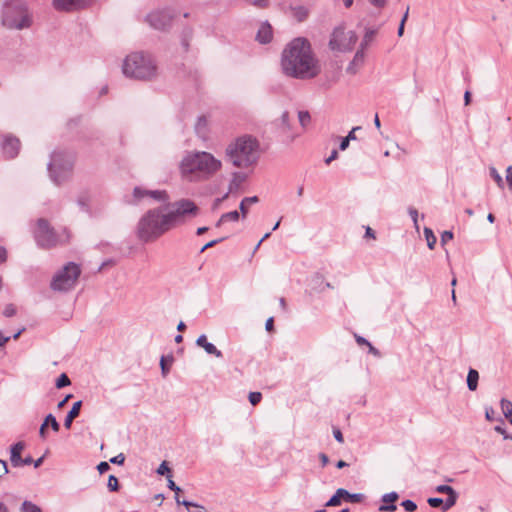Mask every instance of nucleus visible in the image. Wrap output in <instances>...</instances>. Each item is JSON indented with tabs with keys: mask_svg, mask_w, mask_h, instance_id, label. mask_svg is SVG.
Wrapping results in <instances>:
<instances>
[{
	"mask_svg": "<svg viewBox=\"0 0 512 512\" xmlns=\"http://www.w3.org/2000/svg\"><path fill=\"white\" fill-rule=\"evenodd\" d=\"M168 488L175 491L176 494L180 491V487H178L175 482L171 479V476L168 478Z\"/></svg>",
	"mask_w": 512,
	"mask_h": 512,
	"instance_id": "052dcab7",
	"label": "nucleus"
},
{
	"mask_svg": "<svg viewBox=\"0 0 512 512\" xmlns=\"http://www.w3.org/2000/svg\"><path fill=\"white\" fill-rule=\"evenodd\" d=\"M256 39L262 44H267L271 41L272 27L269 23L265 22L261 24V26L258 29Z\"/></svg>",
	"mask_w": 512,
	"mask_h": 512,
	"instance_id": "a211bd4d",
	"label": "nucleus"
},
{
	"mask_svg": "<svg viewBox=\"0 0 512 512\" xmlns=\"http://www.w3.org/2000/svg\"><path fill=\"white\" fill-rule=\"evenodd\" d=\"M122 71L129 78L152 80L157 75V65L150 54L134 52L124 59Z\"/></svg>",
	"mask_w": 512,
	"mask_h": 512,
	"instance_id": "20e7f679",
	"label": "nucleus"
},
{
	"mask_svg": "<svg viewBox=\"0 0 512 512\" xmlns=\"http://www.w3.org/2000/svg\"><path fill=\"white\" fill-rule=\"evenodd\" d=\"M279 121L284 131L290 129L289 113L287 111L281 114Z\"/></svg>",
	"mask_w": 512,
	"mask_h": 512,
	"instance_id": "c9c22d12",
	"label": "nucleus"
},
{
	"mask_svg": "<svg viewBox=\"0 0 512 512\" xmlns=\"http://www.w3.org/2000/svg\"><path fill=\"white\" fill-rule=\"evenodd\" d=\"M224 238H219V239H214V240H211L209 241L208 243H206L202 248H201V252H204L206 249L208 248H211L213 246H215L216 244L220 243L221 241H223Z\"/></svg>",
	"mask_w": 512,
	"mask_h": 512,
	"instance_id": "603ef678",
	"label": "nucleus"
},
{
	"mask_svg": "<svg viewBox=\"0 0 512 512\" xmlns=\"http://www.w3.org/2000/svg\"><path fill=\"white\" fill-rule=\"evenodd\" d=\"M399 495L397 492L386 493L382 496V502L386 504H382L379 506V511L381 512H393L397 509V506L394 504L397 501Z\"/></svg>",
	"mask_w": 512,
	"mask_h": 512,
	"instance_id": "2eb2a0df",
	"label": "nucleus"
},
{
	"mask_svg": "<svg viewBox=\"0 0 512 512\" xmlns=\"http://www.w3.org/2000/svg\"><path fill=\"white\" fill-rule=\"evenodd\" d=\"M501 409L506 418L512 416V402L505 398L500 401Z\"/></svg>",
	"mask_w": 512,
	"mask_h": 512,
	"instance_id": "7c9ffc66",
	"label": "nucleus"
},
{
	"mask_svg": "<svg viewBox=\"0 0 512 512\" xmlns=\"http://www.w3.org/2000/svg\"><path fill=\"white\" fill-rule=\"evenodd\" d=\"M283 72L296 79H311L320 73V65L306 38L293 39L283 50Z\"/></svg>",
	"mask_w": 512,
	"mask_h": 512,
	"instance_id": "f257e3e1",
	"label": "nucleus"
},
{
	"mask_svg": "<svg viewBox=\"0 0 512 512\" xmlns=\"http://www.w3.org/2000/svg\"><path fill=\"white\" fill-rule=\"evenodd\" d=\"M260 158V144L255 137L243 135L225 148V160L239 169L254 167Z\"/></svg>",
	"mask_w": 512,
	"mask_h": 512,
	"instance_id": "f03ea898",
	"label": "nucleus"
},
{
	"mask_svg": "<svg viewBox=\"0 0 512 512\" xmlns=\"http://www.w3.org/2000/svg\"><path fill=\"white\" fill-rule=\"evenodd\" d=\"M365 57V50H362L361 47H359L358 51L355 53L352 64H361L364 61Z\"/></svg>",
	"mask_w": 512,
	"mask_h": 512,
	"instance_id": "ea45409f",
	"label": "nucleus"
},
{
	"mask_svg": "<svg viewBox=\"0 0 512 512\" xmlns=\"http://www.w3.org/2000/svg\"><path fill=\"white\" fill-rule=\"evenodd\" d=\"M358 130H361V127L360 126H356V127H353L351 129V131L348 133V135L346 136V138L348 139V141H354L357 139L356 137V134L355 132L358 131Z\"/></svg>",
	"mask_w": 512,
	"mask_h": 512,
	"instance_id": "6e6d98bb",
	"label": "nucleus"
},
{
	"mask_svg": "<svg viewBox=\"0 0 512 512\" xmlns=\"http://www.w3.org/2000/svg\"><path fill=\"white\" fill-rule=\"evenodd\" d=\"M25 445L23 442H17L16 444H14L12 447H11V456H10V461H11V464L14 466V467H19L20 466V461H21V452L22 450L24 449Z\"/></svg>",
	"mask_w": 512,
	"mask_h": 512,
	"instance_id": "412c9836",
	"label": "nucleus"
},
{
	"mask_svg": "<svg viewBox=\"0 0 512 512\" xmlns=\"http://www.w3.org/2000/svg\"><path fill=\"white\" fill-rule=\"evenodd\" d=\"M349 143H350V141H348V139L346 137L343 138L341 143H340V145H339L340 150L341 151L346 150L348 148V146H349Z\"/></svg>",
	"mask_w": 512,
	"mask_h": 512,
	"instance_id": "774afa93",
	"label": "nucleus"
},
{
	"mask_svg": "<svg viewBox=\"0 0 512 512\" xmlns=\"http://www.w3.org/2000/svg\"><path fill=\"white\" fill-rule=\"evenodd\" d=\"M401 506L407 512H414L417 509L416 503L414 501H412V500H409V499L402 501Z\"/></svg>",
	"mask_w": 512,
	"mask_h": 512,
	"instance_id": "58836bf2",
	"label": "nucleus"
},
{
	"mask_svg": "<svg viewBox=\"0 0 512 512\" xmlns=\"http://www.w3.org/2000/svg\"><path fill=\"white\" fill-rule=\"evenodd\" d=\"M299 123L303 128H306L311 122V116L308 111H299L298 112Z\"/></svg>",
	"mask_w": 512,
	"mask_h": 512,
	"instance_id": "2f4dec72",
	"label": "nucleus"
},
{
	"mask_svg": "<svg viewBox=\"0 0 512 512\" xmlns=\"http://www.w3.org/2000/svg\"><path fill=\"white\" fill-rule=\"evenodd\" d=\"M157 473H158L159 475H165V474H167V473H170V468L168 467V465H167V463H166L165 461H163V462L159 465V467H158V469H157Z\"/></svg>",
	"mask_w": 512,
	"mask_h": 512,
	"instance_id": "09e8293b",
	"label": "nucleus"
},
{
	"mask_svg": "<svg viewBox=\"0 0 512 512\" xmlns=\"http://www.w3.org/2000/svg\"><path fill=\"white\" fill-rule=\"evenodd\" d=\"M109 469L110 466L108 462L103 461L97 465V470L99 471L100 474L107 472Z\"/></svg>",
	"mask_w": 512,
	"mask_h": 512,
	"instance_id": "864d4df0",
	"label": "nucleus"
},
{
	"mask_svg": "<svg viewBox=\"0 0 512 512\" xmlns=\"http://www.w3.org/2000/svg\"><path fill=\"white\" fill-rule=\"evenodd\" d=\"M44 422L46 423L47 426L50 425L53 431H59L60 425L53 414H48L44 419Z\"/></svg>",
	"mask_w": 512,
	"mask_h": 512,
	"instance_id": "473e14b6",
	"label": "nucleus"
},
{
	"mask_svg": "<svg viewBox=\"0 0 512 512\" xmlns=\"http://www.w3.org/2000/svg\"><path fill=\"white\" fill-rule=\"evenodd\" d=\"M168 211L165 213L171 228L181 223L185 216H195L198 213L197 205L189 199H181L169 204Z\"/></svg>",
	"mask_w": 512,
	"mask_h": 512,
	"instance_id": "9b49d317",
	"label": "nucleus"
},
{
	"mask_svg": "<svg viewBox=\"0 0 512 512\" xmlns=\"http://www.w3.org/2000/svg\"><path fill=\"white\" fill-rule=\"evenodd\" d=\"M221 168L222 161L205 151L189 153L180 165L181 173L189 180L209 179Z\"/></svg>",
	"mask_w": 512,
	"mask_h": 512,
	"instance_id": "7ed1b4c3",
	"label": "nucleus"
},
{
	"mask_svg": "<svg viewBox=\"0 0 512 512\" xmlns=\"http://www.w3.org/2000/svg\"><path fill=\"white\" fill-rule=\"evenodd\" d=\"M373 6L377 8L384 7L386 0H368Z\"/></svg>",
	"mask_w": 512,
	"mask_h": 512,
	"instance_id": "338daca9",
	"label": "nucleus"
},
{
	"mask_svg": "<svg viewBox=\"0 0 512 512\" xmlns=\"http://www.w3.org/2000/svg\"><path fill=\"white\" fill-rule=\"evenodd\" d=\"M146 20L151 27L157 30H166L171 25L172 18L165 11H154L147 15Z\"/></svg>",
	"mask_w": 512,
	"mask_h": 512,
	"instance_id": "ddd939ff",
	"label": "nucleus"
},
{
	"mask_svg": "<svg viewBox=\"0 0 512 512\" xmlns=\"http://www.w3.org/2000/svg\"><path fill=\"white\" fill-rule=\"evenodd\" d=\"M369 353L374 355L375 357H381V352L375 348L371 343L368 345Z\"/></svg>",
	"mask_w": 512,
	"mask_h": 512,
	"instance_id": "0e129e2a",
	"label": "nucleus"
},
{
	"mask_svg": "<svg viewBox=\"0 0 512 512\" xmlns=\"http://www.w3.org/2000/svg\"><path fill=\"white\" fill-rule=\"evenodd\" d=\"M490 175L496 181L497 185L500 188H503V186H504L503 179L494 167L490 168Z\"/></svg>",
	"mask_w": 512,
	"mask_h": 512,
	"instance_id": "4c0bfd02",
	"label": "nucleus"
},
{
	"mask_svg": "<svg viewBox=\"0 0 512 512\" xmlns=\"http://www.w3.org/2000/svg\"><path fill=\"white\" fill-rule=\"evenodd\" d=\"M333 435H334V438H335V440L337 442L343 443V441H344L343 434H342V432L339 429H334L333 430Z\"/></svg>",
	"mask_w": 512,
	"mask_h": 512,
	"instance_id": "bf43d9fd",
	"label": "nucleus"
},
{
	"mask_svg": "<svg viewBox=\"0 0 512 512\" xmlns=\"http://www.w3.org/2000/svg\"><path fill=\"white\" fill-rule=\"evenodd\" d=\"M8 473L6 461L0 460V477Z\"/></svg>",
	"mask_w": 512,
	"mask_h": 512,
	"instance_id": "69168bd1",
	"label": "nucleus"
},
{
	"mask_svg": "<svg viewBox=\"0 0 512 512\" xmlns=\"http://www.w3.org/2000/svg\"><path fill=\"white\" fill-rule=\"evenodd\" d=\"M145 197H150L157 202H166L169 196L165 190H147L141 187H135L133 190V203H138Z\"/></svg>",
	"mask_w": 512,
	"mask_h": 512,
	"instance_id": "f8f14e48",
	"label": "nucleus"
},
{
	"mask_svg": "<svg viewBox=\"0 0 512 512\" xmlns=\"http://www.w3.org/2000/svg\"><path fill=\"white\" fill-rule=\"evenodd\" d=\"M290 10L298 22H303L309 15V9L303 5L290 6Z\"/></svg>",
	"mask_w": 512,
	"mask_h": 512,
	"instance_id": "4be33fe9",
	"label": "nucleus"
},
{
	"mask_svg": "<svg viewBox=\"0 0 512 512\" xmlns=\"http://www.w3.org/2000/svg\"><path fill=\"white\" fill-rule=\"evenodd\" d=\"M239 217L240 213L238 211H230L221 215L220 222H236L239 220Z\"/></svg>",
	"mask_w": 512,
	"mask_h": 512,
	"instance_id": "c756f323",
	"label": "nucleus"
},
{
	"mask_svg": "<svg viewBox=\"0 0 512 512\" xmlns=\"http://www.w3.org/2000/svg\"><path fill=\"white\" fill-rule=\"evenodd\" d=\"M343 493L341 491V488L337 489L335 494L327 501L325 504L326 507H334L341 504Z\"/></svg>",
	"mask_w": 512,
	"mask_h": 512,
	"instance_id": "cd10ccee",
	"label": "nucleus"
},
{
	"mask_svg": "<svg viewBox=\"0 0 512 512\" xmlns=\"http://www.w3.org/2000/svg\"><path fill=\"white\" fill-rule=\"evenodd\" d=\"M341 491L343 493L342 499H345L346 501L352 502V503H358L361 502L364 498V495L361 493H349L346 489L341 488Z\"/></svg>",
	"mask_w": 512,
	"mask_h": 512,
	"instance_id": "a878e982",
	"label": "nucleus"
},
{
	"mask_svg": "<svg viewBox=\"0 0 512 512\" xmlns=\"http://www.w3.org/2000/svg\"><path fill=\"white\" fill-rule=\"evenodd\" d=\"M246 175L241 172H233L232 178L228 185V193H234L238 191L241 185L245 182Z\"/></svg>",
	"mask_w": 512,
	"mask_h": 512,
	"instance_id": "6ab92c4d",
	"label": "nucleus"
},
{
	"mask_svg": "<svg viewBox=\"0 0 512 512\" xmlns=\"http://www.w3.org/2000/svg\"><path fill=\"white\" fill-rule=\"evenodd\" d=\"M1 21L4 27L12 30L27 29L33 23L32 14L22 0H5Z\"/></svg>",
	"mask_w": 512,
	"mask_h": 512,
	"instance_id": "423d86ee",
	"label": "nucleus"
},
{
	"mask_svg": "<svg viewBox=\"0 0 512 512\" xmlns=\"http://www.w3.org/2000/svg\"><path fill=\"white\" fill-rule=\"evenodd\" d=\"M107 487L110 491H118L119 489V481L118 478L114 475H110L108 477Z\"/></svg>",
	"mask_w": 512,
	"mask_h": 512,
	"instance_id": "f704fd0d",
	"label": "nucleus"
},
{
	"mask_svg": "<svg viewBox=\"0 0 512 512\" xmlns=\"http://www.w3.org/2000/svg\"><path fill=\"white\" fill-rule=\"evenodd\" d=\"M248 398H249V402L253 406H255L261 401L262 394L260 392H250Z\"/></svg>",
	"mask_w": 512,
	"mask_h": 512,
	"instance_id": "a19ab883",
	"label": "nucleus"
},
{
	"mask_svg": "<svg viewBox=\"0 0 512 512\" xmlns=\"http://www.w3.org/2000/svg\"><path fill=\"white\" fill-rule=\"evenodd\" d=\"M457 497H458V495L456 492H454V494L448 495V498L443 503V510L446 511V510L450 509L452 506H454L456 503Z\"/></svg>",
	"mask_w": 512,
	"mask_h": 512,
	"instance_id": "72a5a7b5",
	"label": "nucleus"
},
{
	"mask_svg": "<svg viewBox=\"0 0 512 512\" xmlns=\"http://www.w3.org/2000/svg\"><path fill=\"white\" fill-rule=\"evenodd\" d=\"M171 229L169 221L161 208L147 211L139 220L137 233L144 242L154 241Z\"/></svg>",
	"mask_w": 512,
	"mask_h": 512,
	"instance_id": "39448f33",
	"label": "nucleus"
},
{
	"mask_svg": "<svg viewBox=\"0 0 512 512\" xmlns=\"http://www.w3.org/2000/svg\"><path fill=\"white\" fill-rule=\"evenodd\" d=\"M35 240L39 247L50 249L68 243L70 233L66 228L55 230L46 219L41 218L37 221Z\"/></svg>",
	"mask_w": 512,
	"mask_h": 512,
	"instance_id": "0eeeda50",
	"label": "nucleus"
},
{
	"mask_svg": "<svg viewBox=\"0 0 512 512\" xmlns=\"http://www.w3.org/2000/svg\"><path fill=\"white\" fill-rule=\"evenodd\" d=\"M16 314V308L13 304H7L3 310L5 317H12Z\"/></svg>",
	"mask_w": 512,
	"mask_h": 512,
	"instance_id": "c03bdc74",
	"label": "nucleus"
},
{
	"mask_svg": "<svg viewBox=\"0 0 512 512\" xmlns=\"http://www.w3.org/2000/svg\"><path fill=\"white\" fill-rule=\"evenodd\" d=\"M337 157H338V152H337V150L334 149V150H332L330 156L325 159V163L327 165H329L333 160L337 159Z\"/></svg>",
	"mask_w": 512,
	"mask_h": 512,
	"instance_id": "680f3d73",
	"label": "nucleus"
},
{
	"mask_svg": "<svg viewBox=\"0 0 512 512\" xmlns=\"http://www.w3.org/2000/svg\"><path fill=\"white\" fill-rule=\"evenodd\" d=\"M377 32H378V30L375 28H367L366 29L363 39L360 43V47L362 48V50H366L369 47V45L374 40V37L377 34Z\"/></svg>",
	"mask_w": 512,
	"mask_h": 512,
	"instance_id": "5701e85b",
	"label": "nucleus"
},
{
	"mask_svg": "<svg viewBox=\"0 0 512 512\" xmlns=\"http://www.w3.org/2000/svg\"><path fill=\"white\" fill-rule=\"evenodd\" d=\"M73 165V153L62 150L54 151L48 163V172L52 182L56 185H61L67 181L72 174Z\"/></svg>",
	"mask_w": 512,
	"mask_h": 512,
	"instance_id": "6e6552de",
	"label": "nucleus"
},
{
	"mask_svg": "<svg viewBox=\"0 0 512 512\" xmlns=\"http://www.w3.org/2000/svg\"><path fill=\"white\" fill-rule=\"evenodd\" d=\"M196 344L199 347H202L207 354L214 355L217 358H221L223 356L222 352L217 349L214 344L208 342L207 337L204 334L197 338Z\"/></svg>",
	"mask_w": 512,
	"mask_h": 512,
	"instance_id": "f3484780",
	"label": "nucleus"
},
{
	"mask_svg": "<svg viewBox=\"0 0 512 512\" xmlns=\"http://www.w3.org/2000/svg\"><path fill=\"white\" fill-rule=\"evenodd\" d=\"M436 491L438 493H445L447 495L454 494L456 492L451 486L449 485H439L436 487Z\"/></svg>",
	"mask_w": 512,
	"mask_h": 512,
	"instance_id": "37998d69",
	"label": "nucleus"
},
{
	"mask_svg": "<svg viewBox=\"0 0 512 512\" xmlns=\"http://www.w3.org/2000/svg\"><path fill=\"white\" fill-rule=\"evenodd\" d=\"M355 340L357 342L358 345L360 346H367L371 343L369 342L366 338L362 337V336H359L357 334H355Z\"/></svg>",
	"mask_w": 512,
	"mask_h": 512,
	"instance_id": "4d7b16f0",
	"label": "nucleus"
},
{
	"mask_svg": "<svg viewBox=\"0 0 512 512\" xmlns=\"http://www.w3.org/2000/svg\"><path fill=\"white\" fill-rule=\"evenodd\" d=\"M20 512H42V510L33 502L25 500L20 507Z\"/></svg>",
	"mask_w": 512,
	"mask_h": 512,
	"instance_id": "c85d7f7f",
	"label": "nucleus"
},
{
	"mask_svg": "<svg viewBox=\"0 0 512 512\" xmlns=\"http://www.w3.org/2000/svg\"><path fill=\"white\" fill-rule=\"evenodd\" d=\"M20 141L13 136H6L3 141V152L8 158H14L18 155Z\"/></svg>",
	"mask_w": 512,
	"mask_h": 512,
	"instance_id": "4468645a",
	"label": "nucleus"
},
{
	"mask_svg": "<svg viewBox=\"0 0 512 512\" xmlns=\"http://www.w3.org/2000/svg\"><path fill=\"white\" fill-rule=\"evenodd\" d=\"M81 406H82L81 400L76 401L73 404L72 408L70 409V411L67 413V415L65 417V421H64L65 428H67V429L71 428L73 420L79 416Z\"/></svg>",
	"mask_w": 512,
	"mask_h": 512,
	"instance_id": "aec40b11",
	"label": "nucleus"
},
{
	"mask_svg": "<svg viewBox=\"0 0 512 512\" xmlns=\"http://www.w3.org/2000/svg\"><path fill=\"white\" fill-rule=\"evenodd\" d=\"M125 461V456L123 453H119L118 455L112 457L110 459V463L112 464H117V465H122Z\"/></svg>",
	"mask_w": 512,
	"mask_h": 512,
	"instance_id": "49530a36",
	"label": "nucleus"
},
{
	"mask_svg": "<svg viewBox=\"0 0 512 512\" xmlns=\"http://www.w3.org/2000/svg\"><path fill=\"white\" fill-rule=\"evenodd\" d=\"M80 274V266L69 262L53 276L50 288L57 292H68L75 287Z\"/></svg>",
	"mask_w": 512,
	"mask_h": 512,
	"instance_id": "1a4fd4ad",
	"label": "nucleus"
},
{
	"mask_svg": "<svg viewBox=\"0 0 512 512\" xmlns=\"http://www.w3.org/2000/svg\"><path fill=\"white\" fill-rule=\"evenodd\" d=\"M452 239H453V233L451 231H444L441 234V244L442 245L446 244L448 241H450Z\"/></svg>",
	"mask_w": 512,
	"mask_h": 512,
	"instance_id": "8fccbe9b",
	"label": "nucleus"
},
{
	"mask_svg": "<svg viewBox=\"0 0 512 512\" xmlns=\"http://www.w3.org/2000/svg\"><path fill=\"white\" fill-rule=\"evenodd\" d=\"M427 502L433 508H438L441 505H443V503H444L443 499L438 498V497H431L428 499Z\"/></svg>",
	"mask_w": 512,
	"mask_h": 512,
	"instance_id": "a18cd8bd",
	"label": "nucleus"
},
{
	"mask_svg": "<svg viewBox=\"0 0 512 512\" xmlns=\"http://www.w3.org/2000/svg\"><path fill=\"white\" fill-rule=\"evenodd\" d=\"M479 373L475 369H470L467 375V386L470 391H475L478 387Z\"/></svg>",
	"mask_w": 512,
	"mask_h": 512,
	"instance_id": "b1692460",
	"label": "nucleus"
},
{
	"mask_svg": "<svg viewBox=\"0 0 512 512\" xmlns=\"http://www.w3.org/2000/svg\"><path fill=\"white\" fill-rule=\"evenodd\" d=\"M160 367H161V373L163 377H166L169 373V367L166 365V357L162 356L160 359Z\"/></svg>",
	"mask_w": 512,
	"mask_h": 512,
	"instance_id": "de8ad7c7",
	"label": "nucleus"
},
{
	"mask_svg": "<svg viewBox=\"0 0 512 512\" xmlns=\"http://www.w3.org/2000/svg\"><path fill=\"white\" fill-rule=\"evenodd\" d=\"M77 203L82 209H86L88 207V196L80 195L77 199Z\"/></svg>",
	"mask_w": 512,
	"mask_h": 512,
	"instance_id": "3c124183",
	"label": "nucleus"
},
{
	"mask_svg": "<svg viewBox=\"0 0 512 512\" xmlns=\"http://www.w3.org/2000/svg\"><path fill=\"white\" fill-rule=\"evenodd\" d=\"M494 415V409L492 407H487L485 410V417L488 421H492Z\"/></svg>",
	"mask_w": 512,
	"mask_h": 512,
	"instance_id": "e2e57ef3",
	"label": "nucleus"
},
{
	"mask_svg": "<svg viewBox=\"0 0 512 512\" xmlns=\"http://www.w3.org/2000/svg\"><path fill=\"white\" fill-rule=\"evenodd\" d=\"M357 40L354 31H346L343 26H338L332 31L328 45L332 51L344 53L351 51Z\"/></svg>",
	"mask_w": 512,
	"mask_h": 512,
	"instance_id": "9d476101",
	"label": "nucleus"
},
{
	"mask_svg": "<svg viewBox=\"0 0 512 512\" xmlns=\"http://www.w3.org/2000/svg\"><path fill=\"white\" fill-rule=\"evenodd\" d=\"M259 201V198L257 196H251V197H245L239 205L240 213L243 219L246 218L248 214V208L247 205L255 204Z\"/></svg>",
	"mask_w": 512,
	"mask_h": 512,
	"instance_id": "393cba45",
	"label": "nucleus"
},
{
	"mask_svg": "<svg viewBox=\"0 0 512 512\" xmlns=\"http://www.w3.org/2000/svg\"><path fill=\"white\" fill-rule=\"evenodd\" d=\"M251 3L258 8H267L269 5L268 0H253Z\"/></svg>",
	"mask_w": 512,
	"mask_h": 512,
	"instance_id": "5fc2aeb1",
	"label": "nucleus"
},
{
	"mask_svg": "<svg viewBox=\"0 0 512 512\" xmlns=\"http://www.w3.org/2000/svg\"><path fill=\"white\" fill-rule=\"evenodd\" d=\"M424 236L427 241V246L429 247V249H434L437 239H436V236L434 235L432 229L425 227L424 228Z\"/></svg>",
	"mask_w": 512,
	"mask_h": 512,
	"instance_id": "bb28decb",
	"label": "nucleus"
},
{
	"mask_svg": "<svg viewBox=\"0 0 512 512\" xmlns=\"http://www.w3.org/2000/svg\"><path fill=\"white\" fill-rule=\"evenodd\" d=\"M506 181L508 183L509 188L512 190V167L509 166L506 170Z\"/></svg>",
	"mask_w": 512,
	"mask_h": 512,
	"instance_id": "13d9d810",
	"label": "nucleus"
},
{
	"mask_svg": "<svg viewBox=\"0 0 512 512\" xmlns=\"http://www.w3.org/2000/svg\"><path fill=\"white\" fill-rule=\"evenodd\" d=\"M83 0H53V7L58 11H72L82 6Z\"/></svg>",
	"mask_w": 512,
	"mask_h": 512,
	"instance_id": "dca6fc26",
	"label": "nucleus"
},
{
	"mask_svg": "<svg viewBox=\"0 0 512 512\" xmlns=\"http://www.w3.org/2000/svg\"><path fill=\"white\" fill-rule=\"evenodd\" d=\"M70 383L71 382H70V379L68 378V376L65 373H63L58 377V379L56 381V387L60 389V388L70 385Z\"/></svg>",
	"mask_w": 512,
	"mask_h": 512,
	"instance_id": "e433bc0d",
	"label": "nucleus"
},
{
	"mask_svg": "<svg viewBox=\"0 0 512 512\" xmlns=\"http://www.w3.org/2000/svg\"><path fill=\"white\" fill-rule=\"evenodd\" d=\"M408 213L414 223V226L416 228V230H419V225H418V211L413 208V207H409L408 208Z\"/></svg>",
	"mask_w": 512,
	"mask_h": 512,
	"instance_id": "79ce46f5",
	"label": "nucleus"
}]
</instances>
